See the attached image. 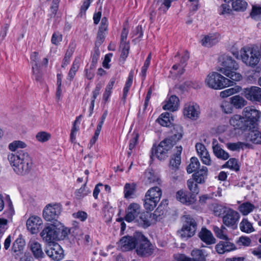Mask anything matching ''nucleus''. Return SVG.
Returning <instances> with one entry per match:
<instances>
[{"instance_id": "nucleus-1", "label": "nucleus", "mask_w": 261, "mask_h": 261, "mask_svg": "<svg viewBox=\"0 0 261 261\" xmlns=\"http://www.w3.org/2000/svg\"><path fill=\"white\" fill-rule=\"evenodd\" d=\"M26 144L21 141H14L9 145V149L14 151L8 155V159L14 172L19 175L28 174L33 167V160L29 154L20 149L26 147Z\"/></svg>"}, {"instance_id": "nucleus-2", "label": "nucleus", "mask_w": 261, "mask_h": 261, "mask_svg": "<svg viewBox=\"0 0 261 261\" xmlns=\"http://www.w3.org/2000/svg\"><path fill=\"white\" fill-rule=\"evenodd\" d=\"M171 129L173 135L162 140L160 144L156 146L154 144L151 148L150 159L155 156L159 160H164L168 156L173 146L180 140L183 136V128L178 124L172 125Z\"/></svg>"}, {"instance_id": "nucleus-3", "label": "nucleus", "mask_w": 261, "mask_h": 261, "mask_svg": "<svg viewBox=\"0 0 261 261\" xmlns=\"http://www.w3.org/2000/svg\"><path fill=\"white\" fill-rule=\"evenodd\" d=\"M260 114V112L254 107H247L244 109L242 116L233 115L230 119L229 123L235 129L247 131L256 127Z\"/></svg>"}, {"instance_id": "nucleus-4", "label": "nucleus", "mask_w": 261, "mask_h": 261, "mask_svg": "<svg viewBox=\"0 0 261 261\" xmlns=\"http://www.w3.org/2000/svg\"><path fill=\"white\" fill-rule=\"evenodd\" d=\"M221 67H217V71L224 74L234 81H239L242 79V75L236 71L239 69V66L237 62L232 58L228 55L222 57Z\"/></svg>"}, {"instance_id": "nucleus-5", "label": "nucleus", "mask_w": 261, "mask_h": 261, "mask_svg": "<svg viewBox=\"0 0 261 261\" xmlns=\"http://www.w3.org/2000/svg\"><path fill=\"white\" fill-rule=\"evenodd\" d=\"M241 59L248 66L255 67L260 62L261 51L257 47L245 46L240 51Z\"/></svg>"}, {"instance_id": "nucleus-6", "label": "nucleus", "mask_w": 261, "mask_h": 261, "mask_svg": "<svg viewBox=\"0 0 261 261\" xmlns=\"http://www.w3.org/2000/svg\"><path fill=\"white\" fill-rule=\"evenodd\" d=\"M205 82L210 88L214 89H222L232 85L234 83L233 81H231L216 72L209 74Z\"/></svg>"}, {"instance_id": "nucleus-7", "label": "nucleus", "mask_w": 261, "mask_h": 261, "mask_svg": "<svg viewBox=\"0 0 261 261\" xmlns=\"http://www.w3.org/2000/svg\"><path fill=\"white\" fill-rule=\"evenodd\" d=\"M137 236L138 242L136 248L137 254L141 257L150 256L154 252L155 247L141 232Z\"/></svg>"}, {"instance_id": "nucleus-8", "label": "nucleus", "mask_w": 261, "mask_h": 261, "mask_svg": "<svg viewBox=\"0 0 261 261\" xmlns=\"http://www.w3.org/2000/svg\"><path fill=\"white\" fill-rule=\"evenodd\" d=\"M184 218L185 220L181 229L178 231V233L181 239L188 240L195 234L197 223L190 215H186Z\"/></svg>"}, {"instance_id": "nucleus-9", "label": "nucleus", "mask_w": 261, "mask_h": 261, "mask_svg": "<svg viewBox=\"0 0 261 261\" xmlns=\"http://www.w3.org/2000/svg\"><path fill=\"white\" fill-rule=\"evenodd\" d=\"M62 211V205L59 203L48 204L43 211V217L47 221L55 223Z\"/></svg>"}, {"instance_id": "nucleus-10", "label": "nucleus", "mask_w": 261, "mask_h": 261, "mask_svg": "<svg viewBox=\"0 0 261 261\" xmlns=\"http://www.w3.org/2000/svg\"><path fill=\"white\" fill-rule=\"evenodd\" d=\"M141 233V232L136 231L133 236L123 237L117 243L118 247L122 251H128L136 249L138 242L137 236Z\"/></svg>"}, {"instance_id": "nucleus-11", "label": "nucleus", "mask_w": 261, "mask_h": 261, "mask_svg": "<svg viewBox=\"0 0 261 261\" xmlns=\"http://www.w3.org/2000/svg\"><path fill=\"white\" fill-rule=\"evenodd\" d=\"M59 231L54 225L45 226L40 233L43 240L48 244L54 243V241L60 240L58 236Z\"/></svg>"}, {"instance_id": "nucleus-12", "label": "nucleus", "mask_w": 261, "mask_h": 261, "mask_svg": "<svg viewBox=\"0 0 261 261\" xmlns=\"http://www.w3.org/2000/svg\"><path fill=\"white\" fill-rule=\"evenodd\" d=\"M242 94L248 100L261 105V88L251 86L243 89Z\"/></svg>"}, {"instance_id": "nucleus-13", "label": "nucleus", "mask_w": 261, "mask_h": 261, "mask_svg": "<svg viewBox=\"0 0 261 261\" xmlns=\"http://www.w3.org/2000/svg\"><path fill=\"white\" fill-rule=\"evenodd\" d=\"M47 255L53 260L60 261L64 257V251L58 243L49 244L45 250Z\"/></svg>"}, {"instance_id": "nucleus-14", "label": "nucleus", "mask_w": 261, "mask_h": 261, "mask_svg": "<svg viewBox=\"0 0 261 261\" xmlns=\"http://www.w3.org/2000/svg\"><path fill=\"white\" fill-rule=\"evenodd\" d=\"M239 218V213L230 208L225 215L222 216V221L225 226L235 229L237 228V224Z\"/></svg>"}, {"instance_id": "nucleus-15", "label": "nucleus", "mask_w": 261, "mask_h": 261, "mask_svg": "<svg viewBox=\"0 0 261 261\" xmlns=\"http://www.w3.org/2000/svg\"><path fill=\"white\" fill-rule=\"evenodd\" d=\"M176 198L178 201L187 205L192 204L196 201V196L195 194L182 190L176 192Z\"/></svg>"}, {"instance_id": "nucleus-16", "label": "nucleus", "mask_w": 261, "mask_h": 261, "mask_svg": "<svg viewBox=\"0 0 261 261\" xmlns=\"http://www.w3.org/2000/svg\"><path fill=\"white\" fill-rule=\"evenodd\" d=\"M183 113L184 116L192 120H196L199 116V107L194 102L186 103L184 106Z\"/></svg>"}, {"instance_id": "nucleus-17", "label": "nucleus", "mask_w": 261, "mask_h": 261, "mask_svg": "<svg viewBox=\"0 0 261 261\" xmlns=\"http://www.w3.org/2000/svg\"><path fill=\"white\" fill-rule=\"evenodd\" d=\"M168 205V199H164L162 200L157 208L153 213L151 214L152 219L155 221H160L162 219L166 214Z\"/></svg>"}, {"instance_id": "nucleus-18", "label": "nucleus", "mask_w": 261, "mask_h": 261, "mask_svg": "<svg viewBox=\"0 0 261 261\" xmlns=\"http://www.w3.org/2000/svg\"><path fill=\"white\" fill-rule=\"evenodd\" d=\"M25 245V241L20 236L14 241L12 247V254L15 258H21L23 254Z\"/></svg>"}, {"instance_id": "nucleus-19", "label": "nucleus", "mask_w": 261, "mask_h": 261, "mask_svg": "<svg viewBox=\"0 0 261 261\" xmlns=\"http://www.w3.org/2000/svg\"><path fill=\"white\" fill-rule=\"evenodd\" d=\"M140 213V205L137 203H130L126 210L124 219L126 221L130 222L136 219Z\"/></svg>"}, {"instance_id": "nucleus-20", "label": "nucleus", "mask_w": 261, "mask_h": 261, "mask_svg": "<svg viewBox=\"0 0 261 261\" xmlns=\"http://www.w3.org/2000/svg\"><path fill=\"white\" fill-rule=\"evenodd\" d=\"M217 252L219 254H224L226 252L237 249L235 245L229 241V239H224L220 241L215 246Z\"/></svg>"}, {"instance_id": "nucleus-21", "label": "nucleus", "mask_w": 261, "mask_h": 261, "mask_svg": "<svg viewBox=\"0 0 261 261\" xmlns=\"http://www.w3.org/2000/svg\"><path fill=\"white\" fill-rule=\"evenodd\" d=\"M41 219L37 216L30 217L27 221V227L28 229L33 234L37 233L39 229V226L42 224Z\"/></svg>"}, {"instance_id": "nucleus-22", "label": "nucleus", "mask_w": 261, "mask_h": 261, "mask_svg": "<svg viewBox=\"0 0 261 261\" xmlns=\"http://www.w3.org/2000/svg\"><path fill=\"white\" fill-rule=\"evenodd\" d=\"M152 220L153 219L151 213L145 212L140 214L139 218L136 219V222L138 226L146 228L151 225Z\"/></svg>"}, {"instance_id": "nucleus-23", "label": "nucleus", "mask_w": 261, "mask_h": 261, "mask_svg": "<svg viewBox=\"0 0 261 261\" xmlns=\"http://www.w3.org/2000/svg\"><path fill=\"white\" fill-rule=\"evenodd\" d=\"M198 236L201 241L207 245H212L216 243V239L212 233L206 228H202Z\"/></svg>"}, {"instance_id": "nucleus-24", "label": "nucleus", "mask_w": 261, "mask_h": 261, "mask_svg": "<svg viewBox=\"0 0 261 261\" xmlns=\"http://www.w3.org/2000/svg\"><path fill=\"white\" fill-rule=\"evenodd\" d=\"M207 168L202 166V168L195 172L192 175V178L195 182L198 184H204L207 176Z\"/></svg>"}, {"instance_id": "nucleus-25", "label": "nucleus", "mask_w": 261, "mask_h": 261, "mask_svg": "<svg viewBox=\"0 0 261 261\" xmlns=\"http://www.w3.org/2000/svg\"><path fill=\"white\" fill-rule=\"evenodd\" d=\"M249 132L246 136V140L250 141L254 144L261 143V133L260 132L255 128L248 130Z\"/></svg>"}, {"instance_id": "nucleus-26", "label": "nucleus", "mask_w": 261, "mask_h": 261, "mask_svg": "<svg viewBox=\"0 0 261 261\" xmlns=\"http://www.w3.org/2000/svg\"><path fill=\"white\" fill-rule=\"evenodd\" d=\"M176 152L171 156L170 161V166L173 168L178 169L181 163V153L182 150L181 146L176 147Z\"/></svg>"}, {"instance_id": "nucleus-27", "label": "nucleus", "mask_w": 261, "mask_h": 261, "mask_svg": "<svg viewBox=\"0 0 261 261\" xmlns=\"http://www.w3.org/2000/svg\"><path fill=\"white\" fill-rule=\"evenodd\" d=\"M213 151L214 155L219 159L226 161L229 159V153L223 149L220 145L217 144L213 146Z\"/></svg>"}, {"instance_id": "nucleus-28", "label": "nucleus", "mask_w": 261, "mask_h": 261, "mask_svg": "<svg viewBox=\"0 0 261 261\" xmlns=\"http://www.w3.org/2000/svg\"><path fill=\"white\" fill-rule=\"evenodd\" d=\"M240 163L238 159L232 158H230L222 166V168H228L238 172L240 170Z\"/></svg>"}, {"instance_id": "nucleus-29", "label": "nucleus", "mask_w": 261, "mask_h": 261, "mask_svg": "<svg viewBox=\"0 0 261 261\" xmlns=\"http://www.w3.org/2000/svg\"><path fill=\"white\" fill-rule=\"evenodd\" d=\"M179 98L175 95H172L167 103L163 107V109L165 110H169L172 112L176 111L178 107Z\"/></svg>"}, {"instance_id": "nucleus-30", "label": "nucleus", "mask_w": 261, "mask_h": 261, "mask_svg": "<svg viewBox=\"0 0 261 261\" xmlns=\"http://www.w3.org/2000/svg\"><path fill=\"white\" fill-rule=\"evenodd\" d=\"M30 247L31 250L36 258H40L43 257L44 253L40 243L35 241L31 242L30 243Z\"/></svg>"}, {"instance_id": "nucleus-31", "label": "nucleus", "mask_w": 261, "mask_h": 261, "mask_svg": "<svg viewBox=\"0 0 261 261\" xmlns=\"http://www.w3.org/2000/svg\"><path fill=\"white\" fill-rule=\"evenodd\" d=\"M162 195V192L161 189L156 186L150 188L145 194L147 197L154 199L158 202L161 199Z\"/></svg>"}, {"instance_id": "nucleus-32", "label": "nucleus", "mask_w": 261, "mask_h": 261, "mask_svg": "<svg viewBox=\"0 0 261 261\" xmlns=\"http://www.w3.org/2000/svg\"><path fill=\"white\" fill-rule=\"evenodd\" d=\"M144 180L146 184L155 183L160 184V179L159 176L150 169L146 170L144 174Z\"/></svg>"}, {"instance_id": "nucleus-33", "label": "nucleus", "mask_w": 261, "mask_h": 261, "mask_svg": "<svg viewBox=\"0 0 261 261\" xmlns=\"http://www.w3.org/2000/svg\"><path fill=\"white\" fill-rule=\"evenodd\" d=\"M205 251L204 250L195 249L192 251L191 255L192 261H206Z\"/></svg>"}, {"instance_id": "nucleus-34", "label": "nucleus", "mask_w": 261, "mask_h": 261, "mask_svg": "<svg viewBox=\"0 0 261 261\" xmlns=\"http://www.w3.org/2000/svg\"><path fill=\"white\" fill-rule=\"evenodd\" d=\"M232 106L237 109H240L247 104V101L240 95H235L230 98Z\"/></svg>"}, {"instance_id": "nucleus-35", "label": "nucleus", "mask_w": 261, "mask_h": 261, "mask_svg": "<svg viewBox=\"0 0 261 261\" xmlns=\"http://www.w3.org/2000/svg\"><path fill=\"white\" fill-rule=\"evenodd\" d=\"M255 206L249 202H245L239 206V210L243 215H247L252 212Z\"/></svg>"}, {"instance_id": "nucleus-36", "label": "nucleus", "mask_w": 261, "mask_h": 261, "mask_svg": "<svg viewBox=\"0 0 261 261\" xmlns=\"http://www.w3.org/2000/svg\"><path fill=\"white\" fill-rule=\"evenodd\" d=\"M170 115L168 112L162 114L158 119L159 123L163 126L169 127L172 124Z\"/></svg>"}, {"instance_id": "nucleus-37", "label": "nucleus", "mask_w": 261, "mask_h": 261, "mask_svg": "<svg viewBox=\"0 0 261 261\" xmlns=\"http://www.w3.org/2000/svg\"><path fill=\"white\" fill-rule=\"evenodd\" d=\"M158 203L155 200L145 195L143 204L144 208L147 211H151L153 210Z\"/></svg>"}, {"instance_id": "nucleus-38", "label": "nucleus", "mask_w": 261, "mask_h": 261, "mask_svg": "<svg viewBox=\"0 0 261 261\" xmlns=\"http://www.w3.org/2000/svg\"><path fill=\"white\" fill-rule=\"evenodd\" d=\"M240 228L242 231L246 233H250L254 230L252 224L245 218H244L240 223Z\"/></svg>"}, {"instance_id": "nucleus-39", "label": "nucleus", "mask_w": 261, "mask_h": 261, "mask_svg": "<svg viewBox=\"0 0 261 261\" xmlns=\"http://www.w3.org/2000/svg\"><path fill=\"white\" fill-rule=\"evenodd\" d=\"M200 167V163L196 157H192L190 160V164L187 168V171L188 173H192L193 172L197 171Z\"/></svg>"}, {"instance_id": "nucleus-40", "label": "nucleus", "mask_w": 261, "mask_h": 261, "mask_svg": "<svg viewBox=\"0 0 261 261\" xmlns=\"http://www.w3.org/2000/svg\"><path fill=\"white\" fill-rule=\"evenodd\" d=\"M247 5V3L244 0H236L232 3V9L236 11H244Z\"/></svg>"}, {"instance_id": "nucleus-41", "label": "nucleus", "mask_w": 261, "mask_h": 261, "mask_svg": "<svg viewBox=\"0 0 261 261\" xmlns=\"http://www.w3.org/2000/svg\"><path fill=\"white\" fill-rule=\"evenodd\" d=\"M250 16L256 21L261 20V6L259 5L252 6Z\"/></svg>"}, {"instance_id": "nucleus-42", "label": "nucleus", "mask_w": 261, "mask_h": 261, "mask_svg": "<svg viewBox=\"0 0 261 261\" xmlns=\"http://www.w3.org/2000/svg\"><path fill=\"white\" fill-rule=\"evenodd\" d=\"M136 189V185L132 184H126L124 187V197L130 198L134 194Z\"/></svg>"}, {"instance_id": "nucleus-43", "label": "nucleus", "mask_w": 261, "mask_h": 261, "mask_svg": "<svg viewBox=\"0 0 261 261\" xmlns=\"http://www.w3.org/2000/svg\"><path fill=\"white\" fill-rule=\"evenodd\" d=\"M80 66L79 61L75 59L71 66V68L68 73L67 79L70 81H72L75 75L76 71L78 70Z\"/></svg>"}, {"instance_id": "nucleus-44", "label": "nucleus", "mask_w": 261, "mask_h": 261, "mask_svg": "<svg viewBox=\"0 0 261 261\" xmlns=\"http://www.w3.org/2000/svg\"><path fill=\"white\" fill-rule=\"evenodd\" d=\"M195 180L192 178L187 180V184L190 192L195 194V195L196 196L199 192V189L197 182L195 183Z\"/></svg>"}, {"instance_id": "nucleus-45", "label": "nucleus", "mask_w": 261, "mask_h": 261, "mask_svg": "<svg viewBox=\"0 0 261 261\" xmlns=\"http://www.w3.org/2000/svg\"><path fill=\"white\" fill-rule=\"evenodd\" d=\"M88 181V177L86 178V182L82 186V187L75 191V195L79 198H81L87 195L91 192L89 189L86 187V184Z\"/></svg>"}, {"instance_id": "nucleus-46", "label": "nucleus", "mask_w": 261, "mask_h": 261, "mask_svg": "<svg viewBox=\"0 0 261 261\" xmlns=\"http://www.w3.org/2000/svg\"><path fill=\"white\" fill-rule=\"evenodd\" d=\"M218 42L216 37L212 35L204 37L202 40V44L206 47H211Z\"/></svg>"}, {"instance_id": "nucleus-47", "label": "nucleus", "mask_w": 261, "mask_h": 261, "mask_svg": "<svg viewBox=\"0 0 261 261\" xmlns=\"http://www.w3.org/2000/svg\"><path fill=\"white\" fill-rule=\"evenodd\" d=\"M241 89V88L239 86L230 88L221 91L220 92V95L222 98L227 97L234 93L240 92Z\"/></svg>"}, {"instance_id": "nucleus-48", "label": "nucleus", "mask_w": 261, "mask_h": 261, "mask_svg": "<svg viewBox=\"0 0 261 261\" xmlns=\"http://www.w3.org/2000/svg\"><path fill=\"white\" fill-rule=\"evenodd\" d=\"M230 208L227 207L222 205H217L214 207V214L218 217L224 216Z\"/></svg>"}, {"instance_id": "nucleus-49", "label": "nucleus", "mask_w": 261, "mask_h": 261, "mask_svg": "<svg viewBox=\"0 0 261 261\" xmlns=\"http://www.w3.org/2000/svg\"><path fill=\"white\" fill-rule=\"evenodd\" d=\"M129 44H120V49H121V53L120 55V59L124 62L128 56L129 50Z\"/></svg>"}, {"instance_id": "nucleus-50", "label": "nucleus", "mask_w": 261, "mask_h": 261, "mask_svg": "<svg viewBox=\"0 0 261 261\" xmlns=\"http://www.w3.org/2000/svg\"><path fill=\"white\" fill-rule=\"evenodd\" d=\"M31 61L32 64V72L33 73L35 74V68H36L37 70L39 68L38 63H39V57H38V53L35 51L33 52L31 55Z\"/></svg>"}, {"instance_id": "nucleus-51", "label": "nucleus", "mask_w": 261, "mask_h": 261, "mask_svg": "<svg viewBox=\"0 0 261 261\" xmlns=\"http://www.w3.org/2000/svg\"><path fill=\"white\" fill-rule=\"evenodd\" d=\"M74 52V48L73 47H69L67 49L64 58L63 59L62 67L65 68L70 62V58L72 56Z\"/></svg>"}, {"instance_id": "nucleus-52", "label": "nucleus", "mask_w": 261, "mask_h": 261, "mask_svg": "<svg viewBox=\"0 0 261 261\" xmlns=\"http://www.w3.org/2000/svg\"><path fill=\"white\" fill-rule=\"evenodd\" d=\"M151 60V54H149L148 57H147L143 66L142 67L141 69V72L140 73L141 76H142V81H144L146 75V72L147 70V69L149 66L150 62Z\"/></svg>"}, {"instance_id": "nucleus-53", "label": "nucleus", "mask_w": 261, "mask_h": 261, "mask_svg": "<svg viewBox=\"0 0 261 261\" xmlns=\"http://www.w3.org/2000/svg\"><path fill=\"white\" fill-rule=\"evenodd\" d=\"M107 30H102L99 28L96 37V45H100L104 41Z\"/></svg>"}, {"instance_id": "nucleus-54", "label": "nucleus", "mask_w": 261, "mask_h": 261, "mask_svg": "<svg viewBox=\"0 0 261 261\" xmlns=\"http://www.w3.org/2000/svg\"><path fill=\"white\" fill-rule=\"evenodd\" d=\"M99 50L97 48L94 50V52L92 56V61L90 65L91 68H95L99 57Z\"/></svg>"}, {"instance_id": "nucleus-55", "label": "nucleus", "mask_w": 261, "mask_h": 261, "mask_svg": "<svg viewBox=\"0 0 261 261\" xmlns=\"http://www.w3.org/2000/svg\"><path fill=\"white\" fill-rule=\"evenodd\" d=\"M93 0H85L83 2V4L81 7L80 12L79 13V16L82 17L83 15L86 14L87 10L89 7L90 4Z\"/></svg>"}, {"instance_id": "nucleus-56", "label": "nucleus", "mask_w": 261, "mask_h": 261, "mask_svg": "<svg viewBox=\"0 0 261 261\" xmlns=\"http://www.w3.org/2000/svg\"><path fill=\"white\" fill-rule=\"evenodd\" d=\"M213 231L216 236V237L220 239L224 240L228 239V237L227 235V234L224 233L223 232V230L221 229H220L219 227H218L217 226H214L213 227Z\"/></svg>"}, {"instance_id": "nucleus-57", "label": "nucleus", "mask_w": 261, "mask_h": 261, "mask_svg": "<svg viewBox=\"0 0 261 261\" xmlns=\"http://www.w3.org/2000/svg\"><path fill=\"white\" fill-rule=\"evenodd\" d=\"M36 137L38 141L44 142L49 140L50 135L45 132H41L37 133Z\"/></svg>"}, {"instance_id": "nucleus-58", "label": "nucleus", "mask_w": 261, "mask_h": 261, "mask_svg": "<svg viewBox=\"0 0 261 261\" xmlns=\"http://www.w3.org/2000/svg\"><path fill=\"white\" fill-rule=\"evenodd\" d=\"M62 40V35L59 32H55L51 37V42L53 44L58 45Z\"/></svg>"}, {"instance_id": "nucleus-59", "label": "nucleus", "mask_w": 261, "mask_h": 261, "mask_svg": "<svg viewBox=\"0 0 261 261\" xmlns=\"http://www.w3.org/2000/svg\"><path fill=\"white\" fill-rule=\"evenodd\" d=\"M205 152H204L203 154H201L199 155L201 158V160L204 164L208 166L211 165L212 161L210 158V155L207 150L205 151Z\"/></svg>"}, {"instance_id": "nucleus-60", "label": "nucleus", "mask_w": 261, "mask_h": 261, "mask_svg": "<svg viewBox=\"0 0 261 261\" xmlns=\"http://www.w3.org/2000/svg\"><path fill=\"white\" fill-rule=\"evenodd\" d=\"M237 243L240 245H243L245 246H249L251 243V240L247 237H241L237 241Z\"/></svg>"}, {"instance_id": "nucleus-61", "label": "nucleus", "mask_w": 261, "mask_h": 261, "mask_svg": "<svg viewBox=\"0 0 261 261\" xmlns=\"http://www.w3.org/2000/svg\"><path fill=\"white\" fill-rule=\"evenodd\" d=\"M79 130V125H76L75 124H72V127L71 130V133L70 135V140L72 143L74 142L76 139V134L77 132Z\"/></svg>"}, {"instance_id": "nucleus-62", "label": "nucleus", "mask_w": 261, "mask_h": 261, "mask_svg": "<svg viewBox=\"0 0 261 261\" xmlns=\"http://www.w3.org/2000/svg\"><path fill=\"white\" fill-rule=\"evenodd\" d=\"M221 108L224 112L226 114L231 113L233 110L232 105L231 102H224L222 105Z\"/></svg>"}, {"instance_id": "nucleus-63", "label": "nucleus", "mask_w": 261, "mask_h": 261, "mask_svg": "<svg viewBox=\"0 0 261 261\" xmlns=\"http://www.w3.org/2000/svg\"><path fill=\"white\" fill-rule=\"evenodd\" d=\"M72 215L74 218L79 219L82 221H85L87 218V214L84 211H79L73 213Z\"/></svg>"}, {"instance_id": "nucleus-64", "label": "nucleus", "mask_w": 261, "mask_h": 261, "mask_svg": "<svg viewBox=\"0 0 261 261\" xmlns=\"http://www.w3.org/2000/svg\"><path fill=\"white\" fill-rule=\"evenodd\" d=\"M174 259L178 261H192L191 258L187 256L184 254H175L173 255Z\"/></svg>"}]
</instances>
